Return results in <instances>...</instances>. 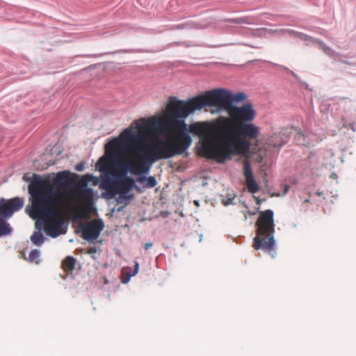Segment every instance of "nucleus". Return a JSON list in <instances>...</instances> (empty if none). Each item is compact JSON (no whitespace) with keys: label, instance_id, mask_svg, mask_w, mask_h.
I'll list each match as a JSON object with an SVG mask.
<instances>
[{"label":"nucleus","instance_id":"f257e3e1","mask_svg":"<svg viewBox=\"0 0 356 356\" xmlns=\"http://www.w3.org/2000/svg\"><path fill=\"white\" fill-rule=\"evenodd\" d=\"M246 99L243 92L232 94L227 89L216 88L186 102L170 100L163 115L136 121V131L126 129L105 146L111 159L115 160L123 149L129 157L118 165L112 164L108 159H100V172H106L100 184V188L106 191L103 197L111 199L117 194L128 193L135 187V180L126 176L127 172L145 175L155 162L183 154L192 143L184 121L191 113L207 106L230 109L238 107L233 102H243Z\"/></svg>","mask_w":356,"mask_h":356},{"label":"nucleus","instance_id":"f03ea898","mask_svg":"<svg viewBox=\"0 0 356 356\" xmlns=\"http://www.w3.org/2000/svg\"><path fill=\"white\" fill-rule=\"evenodd\" d=\"M228 117L220 116L211 122H196L188 131L200 137V154L219 163L234 155L246 154L250 141L257 139L259 129L252 123L257 112L250 103L225 110Z\"/></svg>","mask_w":356,"mask_h":356},{"label":"nucleus","instance_id":"7ed1b4c3","mask_svg":"<svg viewBox=\"0 0 356 356\" xmlns=\"http://www.w3.org/2000/svg\"><path fill=\"white\" fill-rule=\"evenodd\" d=\"M44 181H36L30 188V205L26 211L33 220L43 222L46 234L53 238L62 234L63 213L58 209L57 195Z\"/></svg>","mask_w":356,"mask_h":356},{"label":"nucleus","instance_id":"20e7f679","mask_svg":"<svg viewBox=\"0 0 356 356\" xmlns=\"http://www.w3.org/2000/svg\"><path fill=\"white\" fill-rule=\"evenodd\" d=\"M256 226L257 236L253 239V248L255 250L262 249L274 257L276 252L273 211L270 209L261 211L256 222Z\"/></svg>","mask_w":356,"mask_h":356},{"label":"nucleus","instance_id":"39448f33","mask_svg":"<svg viewBox=\"0 0 356 356\" xmlns=\"http://www.w3.org/2000/svg\"><path fill=\"white\" fill-rule=\"evenodd\" d=\"M92 179L91 175H85L79 181L77 184L71 190V194L79 198L86 204L81 205L75 209V216L80 220L86 217L89 214L90 203L93 197V191L87 186L89 181Z\"/></svg>","mask_w":356,"mask_h":356},{"label":"nucleus","instance_id":"423d86ee","mask_svg":"<svg viewBox=\"0 0 356 356\" xmlns=\"http://www.w3.org/2000/svg\"><path fill=\"white\" fill-rule=\"evenodd\" d=\"M75 176V174H73L67 170H64L58 172L55 177L53 179L52 181H51L49 177H42L40 175H34L33 180L31 181L28 187L29 193L30 194V188L35 181H44L50 184L51 191H53L57 195V202L60 203V195L54 188L56 189H65L69 188L74 182V177Z\"/></svg>","mask_w":356,"mask_h":356},{"label":"nucleus","instance_id":"0eeeda50","mask_svg":"<svg viewBox=\"0 0 356 356\" xmlns=\"http://www.w3.org/2000/svg\"><path fill=\"white\" fill-rule=\"evenodd\" d=\"M102 220L94 219L89 222L81 225V237L88 241L96 240L104 229Z\"/></svg>","mask_w":356,"mask_h":356},{"label":"nucleus","instance_id":"6e6552de","mask_svg":"<svg viewBox=\"0 0 356 356\" xmlns=\"http://www.w3.org/2000/svg\"><path fill=\"white\" fill-rule=\"evenodd\" d=\"M24 206V200L21 197H14L3 203L0 206V216L10 218L15 211L21 209Z\"/></svg>","mask_w":356,"mask_h":356},{"label":"nucleus","instance_id":"1a4fd4ad","mask_svg":"<svg viewBox=\"0 0 356 356\" xmlns=\"http://www.w3.org/2000/svg\"><path fill=\"white\" fill-rule=\"evenodd\" d=\"M243 173L248 191L251 193H257L259 187L254 178L251 165L248 160H245L243 163Z\"/></svg>","mask_w":356,"mask_h":356},{"label":"nucleus","instance_id":"9d476101","mask_svg":"<svg viewBox=\"0 0 356 356\" xmlns=\"http://www.w3.org/2000/svg\"><path fill=\"white\" fill-rule=\"evenodd\" d=\"M76 259L72 256H67L62 262L63 270L66 273H71L75 268Z\"/></svg>","mask_w":356,"mask_h":356},{"label":"nucleus","instance_id":"9b49d317","mask_svg":"<svg viewBox=\"0 0 356 356\" xmlns=\"http://www.w3.org/2000/svg\"><path fill=\"white\" fill-rule=\"evenodd\" d=\"M136 181L139 183L144 184L145 187L148 188H154L157 184L155 177L153 176H149L148 177L140 176L137 178Z\"/></svg>","mask_w":356,"mask_h":356},{"label":"nucleus","instance_id":"f8f14e48","mask_svg":"<svg viewBox=\"0 0 356 356\" xmlns=\"http://www.w3.org/2000/svg\"><path fill=\"white\" fill-rule=\"evenodd\" d=\"M44 238L40 232H35L31 236V241L33 244L40 246L44 242Z\"/></svg>","mask_w":356,"mask_h":356},{"label":"nucleus","instance_id":"ddd939ff","mask_svg":"<svg viewBox=\"0 0 356 356\" xmlns=\"http://www.w3.org/2000/svg\"><path fill=\"white\" fill-rule=\"evenodd\" d=\"M11 232V229L9 225L5 220L0 218V236L9 234Z\"/></svg>","mask_w":356,"mask_h":356},{"label":"nucleus","instance_id":"4468645a","mask_svg":"<svg viewBox=\"0 0 356 356\" xmlns=\"http://www.w3.org/2000/svg\"><path fill=\"white\" fill-rule=\"evenodd\" d=\"M40 251L37 249H34L31 250V252L29 253L27 260L29 262L35 263L36 264H38L40 262Z\"/></svg>","mask_w":356,"mask_h":356},{"label":"nucleus","instance_id":"2eb2a0df","mask_svg":"<svg viewBox=\"0 0 356 356\" xmlns=\"http://www.w3.org/2000/svg\"><path fill=\"white\" fill-rule=\"evenodd\" d=\"M321 48L323 50V51L327 55L332 54V50L327 47L325 44H321Z\"/></svg>","mask_w":356,"mask_h":356},{"label":"nucleus","instance_id":"dca6fc26","mask_svg":"<svg viewBox=\"0 0 356 356\" xmlns=\"http://www.w3.org/2000/svg\"><path fill=\"white\" fill-rule=\"evenodd\" d=\"M97 248L95 246L91 247L86 251V254L92 255L97 252Z\"/></svg>","mask_w":356,"mask_h":356},{"label":"nucleus","instance_id":"f3484780","mask_svg":"<svg viewBox=\"0 0 356 356\" xmlns=\"http://www.w3.org/2000/svg\"><path fill=\"white\" fill-rule=\"evenodd\" d=\"M138 269H139V264L137 261H135L134 270L131 274H129V276H134L135 275H136L137 273L138 272Z\"/></svg>","mask_w":356,"mask_h":356},{"label":"nucleus","instance_id":"a211bd4d","mask_svg":"<svg viewBox=\"0 0 356 356\" xmlns=\"http://www.w3.org/2000/svg\"><path fill=\"white\" fill-rule=\"evenodd\" d=\"M190 25L189 24H178V25H176L175 26V29H184V28H186V27H189Z\"/></svg>","mask_w":356,"mask_h":356},{"label":"nucleus","instance_id":"6ab92c4d","mask_svg":"<svg viewBox=\"0 0 356 356\" xmlns=\"http://www.w3.org/2000/svg\"><path fill=\"white\" fill-rule=\"evenodd\" d=\"M232 22L237 23V24H241L242 22H245V20L244 19L241 18V19H233Z\"/></svg>","mask_w":356,"mask_h":356},{"label":"nucleus","instance_id":"aec40b11","mask_svg":"<svg viewBox=\"0 0 356 356\" xmlns=\"http://www.w3.org/2000/svg\"><path fill=\"white\" fill-rule=\"evenodd\" d=\"M83 169V163H79L76 166V170L77 171H81Z\"/></svg>","mask_w":356,"mask_h":356},{"label":"nucleus","instance_id":"412c9836","mask_svg":"<svg viewBox=\"0 0 356 356\" xmlns=\"http://www.w3.org/2000/svg\"><path fill=\"white\" fill-rule=\"evenodd\" d=\"M153 245L152 243H146L144 245V248L145 250H148L149 248H151Z\"/></svg>","mask_w":356,"mask_h":356},{"label":"nucleus","instance_id":"4be33fe9","mask_svg":"<svg viewBox=\"0 0 356 356\" xmlns=\"http://www.w3.org/2000/svg\"><path fill=\"white\" fill-rule=\"evenodd\" d=\"M297 35L298 37H300L301 39H304V40H305L306 37H307V35H304L302 33H298V34H297Z\"/></svg>","mask_w":356,"mask_h":356},{"label":"nucleus","instance_id":"5701e85b","mask_svg":"<svg viewBox=\"0 0 356 356\" xmlns=\"http://www.w3.org/2000/svg\"><path fill=\"white\" fill-rule=\"evenodd\" d=\"M350 127L353 131H356V126L355 123L350 124Z\"/></svg>","mask_w":356,"mask_h":356},{"label":"nucleus","instance_id":"b1692460","mask_svg":"<svg viewBox=\"0 0 356 356\" xmlns=\"http://www.w3.org/2000/svg\"><path fill=\"white\" fill-rule=\"evenodd\" d=\"M317 195H319V196H321V193L318 192V193H317Z\"/></svg>","mask_w":356,"mask_h":356}]
</instances>
